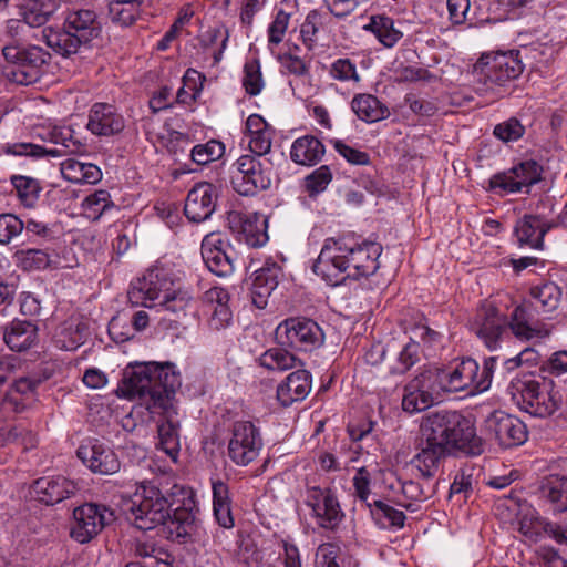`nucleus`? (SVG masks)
Masks as SVG:
<instances>
[{
    "label": "nucleus",
    "mask_w": 567,
    "mask_h": 567,
    "mask_svg": "<svg viewBox=\"0 0 567 567\" xmlns=\"http://www.w3.org/2000/svg\"><path fill=\"white\" fill-rule=\"evenodd\" d=\"M417 462L423 457L431 465L455 450L477 455L483 452L482 440L474 423L457 411H433L423 416L420 425Z\"/></svg>",
    "instance_id": "f257e3e1"
},
{
    "label": "nucleus",
    "mask_w": 567,
    "mask_h": 567,
    "mask_svg": "<svg viewBox=\"0 0 567 567\" xmlns=\"http://www.w3.org/2000/svg\"><path fill=\"white\" fill-rule=\"evenodd\" d=\"M179 386L181 375L174 364L147 362L128 365L116 392L118 396L140 399L148 411L157 399H175Z\"/></svg>",
    "instance_id": "f03ea898"
},
{
    "label": "nucleus",
    "mask_w": 567,
    "mask_h": 567,
    "mask_svg": "<svg viewBox=\"0 0 567 567\" xmlns=\"http://www.w3.org/2000/svg\"><path fill=\"white\" fill-rule=\"evenodd\" d=\"M508 393L520 411L534 417H550L563 404V395L555 382L540 374L524 373L515 377L509 383Z\"/></svg>",
    "instance_id": "7ed1b4c3"
},
{
    "label": "nucleus",
    "mask_w": 567,
    "mask_h": 567,
    "mask_svg": "<svg viewBox=\"0 0 567 567\" xmlns=\"http://www.w3.org/2000/svg\"><path fill=\"white\" fill-rule=\"evenodd\" d=\"M102 32V24L93 10L81 9L70 11L62 28H45L42 38L45 44L56 54L68 58L76 54L81 47L87 45L97 39Z\"/></svg>",
    "instance_id": "20e7f679"
},
{
    "label": "nucleus",
    "mask_w": 567,
    "mask_h": 567,
    "mask_svg": "<svg viewBox=\"0 0 567 567\" xmlns=\"http://www.w3.org/2000/svg\"><path fill=\"white\" fill-rule=\"evenodd\" d=\"M498 357L486 358L483 368L476 360L466 358L449 369H434L432 373L442 393L468 391L471 394L487 391L492 385Z\"/></svg>",
    "instance_id": "39448f33"
},
{
    "label": "nucleus",
    "mask_w": 567,
    "mask_h": 567,
    "mask_svg": "<svg viewBox=\"0 0 567 567\" xmlns=\"http://www.w3.org/2000/svg\"><path fill=\"white\" fill-rule=\"evenodd\" d=\"M173 506L174 502H169L157 486L142 483L127 502L125 513L136 528L151 530L167 523Z\"/></svg>",
    "instance_id": "423d86ee"
},
{
    "label": "nucleus",
    "mask_w": 567,
    "mask_h": 567,
    "mask_svg": "<svg viewBox=\"0 0 567 567\" xmlns=\"http://www.w3.org/2000/svg\"><path fill=\"white\" fill-rule=\"evenodd\" d=\"M47 138L58 145L54 148H45L29 142L6 143L2 151L7 155L42 158L45 156L62 157L69 154L82 152L84 145L74 137L70 126H52L47 131Z\"/></svg>",
    "instance_id": "0eeeda50"
},
{
    "label": "nucleus",
    "mask_w": 567,
    "mask_h": 567,
    "mask_svg": "<svg viewBox=\"0 0 567 567\" xmlns=\"http://www.w3.org/2000/svg\"><path fill=\"white\" fill-rule=\"evenodd\" d=\"M1 51L4 60L12 64L8 76L21 85L35 82L40 69L51 59L50 53L39 45L23 47L20 43H6Z\"/></svg>",
    "instance_id": "6e6552de"
},
{
    "label": "nucleus",
    "mask_w": 567,
    "mask_h": 567,
    "mask_svg": "<svg viewBox=\"0 0 567 567\" xmlns=\"http://www.w3.org/2000/svg\"><path fill=\"white\" fill-rule=\"evenodd\" d=\"M523 70L519 51H507L483 55L474 65V75L477 82L486 85V90H492L516 80Z\"/></svg>",
    "instance_id": "1a4fd4ad"
},
{
    "label": "nucleus",
    "mask_w": 567,
    "mask_h": 567,
    "mask_svg": "<svg viewBox=\"0 0 567 567\" xmlns=\"http://www.w3.org/2000/svg\"><path fill=\"white\" fill-rule=\"evenodd\" d=\"M348 251L349 243L346 237L326 238L312 266L313 272L332 287L344 284L349 279Z\"/></svg>",
    "instance_id": "9d476101"
},
{
    "label": "nucleus",
    "mask_w": 567,
    "mask_h": 567,
    "mask_svg": "<svg viewBox=\"0 0 567 567\" xmlns=\"http://www.w3.org/2000/svg\"><path fill=\"white\" fill-rule=\"evenodd\" d=\"M275 337L280 346L305 352L320 348L324 341L321 327L306 317L282 320L275 330Z\"/></svg>",
    "instance_id": "9b49d317"
},
{
    "label": "nucleus",
    "mask_w": 567,
    "mask_h": 567,
    "mask_svg": "<svg viewBox=\"0 0 567 567\" xmlns=\"http://www.w3.org/2000/svg\"><path fill=\"white\" fill-rule=\"evenodd\" d=\"M252 155H241L233 165L231 185L240 195L252 196L271 184V163Z\"/></svg>",
    "instance_id": "f8f14e48"
},
{
    "label": "nucleus",
    "mask_w": 567,
    "mask_h": 567,
    "mask_svg": "<svg viewBox=\"0 0 567 567\" xmlns=\"http://www.w3.org/2000/svg\"><path fill=\"white\" fill-rule=\"evenodd\" d=\"M173 287L174 280L171 272L165 268L155 267L132 282L127 296L135 306L153 308L161 302V299L169 296Z\"/></svg>",
    "instance_id": "ddd939ff"
},
{
    "label": "nucleus",
    "mask_w": 567,
    "mask_h": 567,
    "mask_svg": "<svg viewBox=\"0 0 567 567\" xmlns=\"http://www.w3.org/2000/svg\"><path fill=\"white\" fill-rule=\"evenodd\" d=\"M113 520V511L107 506L95 503L83 504L73 509L70 536L80 544H86Z\"/></svg>",
    "instance_id": "4468645a"
},
{
    "label": "nucleus",
    "mask_w": 567,
    "mask_h": 567,
    "mask_svg": "<svg viewBox=\"0 0 567 567\" xmlns=\"http://www.w3.org/2000/svg\"><path fill=\"white\" fill-rule=\"evenodd\" d=\"M262 439L259 429L250 421H236L228 442V456L239 466L254 462L261 449Z\"/></svg>",
    "instance_id": "2eb2a0df"
},
{
    "label": "nucleus",
    "mask_w": 567,
    "mask_h": 567,
    "mask_svg": "<svg viewBox=\"0 0 567 567\" xmlns=\"http://www.w3.org/2000/svg\"><path fill=\"white\" fill-rule=\"evenodd\" d=\"M305 504L320 528L334 530L344 517L336 494L328 487H307Z\"/></svg>",
    "instance_id": "dca6fc26"
},
{
    "label": "nucleus",
    "mask_w": 567,
    "mask_h": 567,
    "mask_svg": "<svg viewBox=\"0 0 567 567\" xmlns=\"http://www.w3.org/2000/svg\"><path fill=\"white\" fill-rule=\"evenodd\" d=\"M471 327L484 344L494 350L508 332L507 316L492 302L485 301L477 308Z\"/></svg>",
    "instance_id": "f3484780"
},
{
    "label": "nucleus",
    "mask_w": 567,
    "mask_h": 567,
    "mask_svg": "<svg viewBox=\"0 0 567 567\" xmlns=\"http://www.w3.org/2000/svg\"><path fill=\"white\" fill-rule=\"evenodd\" d=\"M171 497L169 502H174L175 507L169 511V518L165 525L171 534L184 538L193 530L198 507L193 492L183 486L174 485Z\"/></svg>",
    "instance_id": "a211bd4d"
},
{
    "label": "nucleus",
    "mask_w": 567,
    "mask_h": 567,
    "mask_svg": "<svg viewBox=\"0 0 567 567\" xmlns=\"http://www.w3.org/2000/svg\"><path fill=\"white\" fill-rule=\"evenodd\" d=\"M423 457L417 462V454L411 460V467L415 470L414 478L402 480L400 478V486L403 496L408 499L415 502H423L431 498L435 492L437 483L435 475L439 471V464L423 462Z\"/></svg>",
    "instance_id": "6ab92c4d"
},
{
    "label": "nucleus",
    "mask_w": 567,
    "mask_h": 567,
    "mask_svg": "<svg viewBox=\"0 0 567 567\" xmlns=\"http://www.w3.org/2000/svg\"><path fill=\"white\" fill-rule=\"evenodd\" d=\"M432 370L422 372L404 386L402 408L415 413L429 409L442 394Z\"/></svg>",
    "instance_id": "aec40b11"
},
{
    "label": "nucleus",
    "mask_w": 567,
    "mask_h": 567,
    "mask_svg": "<svg viewBox=\"0 0 567 567\" xmlns=\"http://www.w3.org/2000/svg\"><path fill=\"white\" fill-rule=\"evenodd\" d=\"M148 412L164 417V421L158 425V446L172 460L176 461L179 452V423L176 419L175 399H169L167 395L164 399H157V403L153 404V409Z\"/></svg>",
    "instance_id": "412c9836"
},
{
    "label": "nucleus",
    "mask_w": 567,
    "mask_h": 567,
    "mask_svg": "<svg viewBox=\"0 0 567 567\" xmlns=\"http://www.w3.org/2000/svg\"><path fill=\"white\" fill-rule=\"evenodd\" d=\"M487 429L504 449L524 444L528 436L525 423L517 416L495 411L487 419Z\"/></svg>",
    "instance_id": "4be33fe9"
},
{
    "label": "nucleus",
    "mask_w": 567,
    "mask_h": 567,
    "mask_svg": "<svg viewBox=\"0 0 567 567\" xmlns=\"http://www.w3.org/2000/svg\"><path fill=\"white\" fill-rule=\"evenodd\" d=\"M538 307L532 301L516 306L507 318L508 330L519 340L529 341L548 334L545 324L537 317Z\"/></svg>",
    "instance_id": "5701e85b"
},
{
    "label": "nucleus",
    "mask_w": 567,
    "mask_h": 567,
    "mask_svg": "<svg viewBox=\"0 0 567 567\" xmlns=\"http://www.w3.org/2000/svg\"><path fill=\"white\" fill-rule=\"evenodd\" d=\"M234 250L219 234H208L202 241V257L208 270L218 277H227L235 270Z\"/></svg>",
    "instance_id": "b1692460"
},
{
    "label": "nucleus",
    "mask_w": 567,
    "mask_h": 567,
    "mask_svg": "<svg viewBox=\"0 0 567 567\" xmlns=\"http://www.w3.org/2000/svg\"><path fill=\"white\" fill-rule=\"evenodd\" d=\"M218 188L212 183L200 182L188 192L184 213L193 223L207 220L216 209Z\"/></svg>",
    "instance_id": "393cba45"
},
{
    "label": "nucleus",
    "mask_w": 567,
    "mask_h": 567,
    "mask_svg": "<svg viewBox=\"0 0 567 567\" xmlns=\"http://www.w3.org/2000/svg\"><path fill=\"white\" fill-rule=\"evenodd\" d=\"M78 485L62 475L40 477L31 485L30 493L39 503L53 506L78 492Z\"/></svg>",
    "instance_id": "a878e982"
},
{
    "label": "nucleus",
    "mask_w": 567,
    "mask_h": 567,
    "mask_svg": "<svg viewBox=\"0 0 567 567\" xmlns=\"http://www.w3.org/2000/svg\"><path fill=\"white\" fill-rule=\"evenodd\" d=\"M76 455L93 473L101 475L115 474L121 467L114 451L99 440L82 444L78 449Z\"/></svg>",
    "instance_id": "bb28decb"
},
{
    "label": "nucleus",
    "mask_w": 567,
    "mask_h": 567,
    "mask_svg": "<svg viewBox=\"0 0 567 567\" xmlns=\"http://www.w3.org/2000/svg\"><path fill=\"white\" fill-rule=\"evenodd\" d=\"M348 264L349 279L358 280L361 277L373 275L380 267L379 257L382 246L374 241H363L358 245L349 244Z\"/></svg>",
    "instance_id": "cd10ccee"
},
{
    "label": "nucleus",
    "mask_w": 567,
    "mask_h": 567,
    "mask_svg": "<svg viewBox=\"0 0 567 567\" xmlns=\"http://www.w3.org/2000/svg\"><path fill=\"white\" fill-rule=\"evenodd\" d=\"M227 221L231 231L238 234L250 247H261L268 240L267 220L257 214L246 215L233 210L228 213Z\"/></svg>",
    "instance_id": "c85d7f7f"
},
{
    "label": "nucleus",
    "mask_w": 567,
    "mask_h": 567,
    "mask_svg": "<svg viewBox=\"0 0 567 567\" xmlns=\"http://www.w3.org/2000/svg\"><path fill=\"white\" fill-rule=\"evenodd\" d=\"M556 227L555 220L546 219L542 215H524L516 223L515 234L520 246L527 245L533 249L542 250L545 235Z\"/></svg>",
    "instance_id": "c756f323"
},
{
    "label": "nucleus",
    "mask_w": 567,
    "mask_h": 567,
    "mask_svg": "<svg viewBox=\"0 0 567 567\" xmlns=\"http://www.w3.org/2000/svg\"><path fill=\"white\" fill-rule=\"evenodd\" d=\"M311 391V374L298 369L286 377L277 386V400L287 408L295 402L303 401Z\"/></svg>",
    "instance_id": "7c9ffc66"
},
{
    "label": "nucleus",
    "mask_w": 567,
    "mask_h": 567,
    "mask_svg": "<svg viewBox=\"0 0 567 567\" xmlns=\"http://www.w3.org/2000/svg\"><path fill=\"white\" fill-rule=\"evenodd\" d=\"M87 128L94 135L110 136L124 128V118L112 105L96 103L90 111Z\"/></svg>",
    "instance_id": "2f4dec72"
},
{
    "label": "nucleus",
    "mask_w": 567,
    "mask_h": 567,
    "mask_svg": "<svg viewBox=\"0 0 567 567\" xmlns=\"http://www.w3.org/2000/svg\"><path fill=\"white\" fill-rule=\"evenodd\" d=\"M281 275L282 269L276 262H266L260 269L255 271L251 298L258 309L266 308L267 298L277 288Z\"/></svg>",
    "instance_id": "473e14b6"
},
{
    "label": "nucleus",
    "mask_w": 567,
    "mask_h": 567,
    "mask_svg": "<svg viewBox=\"0 0 567 567\" xmlns=\"http://www.w3.org/2000/svg\"><path fill=\"white\" fill-rule=\"evenodd\" d=\"M540 499L547 502L554 512L567 511V477L551 474L543 477L536 489Z\"/></svg>",
    "instance_id": "72a5a7b5"
},
{
    "label": "nucleus",
    "mask_w": 567,
    "mask_h": 567,
    "mask_svg": "<svg viewBox=\"0 0 567 567\" xmlns=\"http://www.w3.org/2000/svg\"><path fill=\"white\" fill-rule=\"evenodd\" d=\"M204 301L206 307L212 312L209 318V326L214 330H221L226 328L233 318L231 310L228 306L229 295L219 287H213L205 292Z\"/></svg>",
    "instance_id": "f704fd0d"
},
{
    "label": "nucleus",
    "mask_w": 567,
    "mask_h": 567,
    "mask_svg": "<svg viewBox=\"0 0 567 567\" xmlns=\"http://www.w3.org/2000/svg\"><path fill=\"white\" fill-rule=\"evenodd\" d=\"M3 340L12 351H25L37 342L38 327L28 320H13L4 328Z\"/></svg>",
    "instance_id": "c9c22d12"
},
{
    "label": "nucleus",
    "mask_w": 567,
    "mask_h": 567,
    "mask_svg": "<svg viewBox=\"0 0 567 567\" xmlns=\"http://www.w3.org/2000/svg\"><path fill=\"white\" fill-rule=\"evenodd\" d=\"M246 131L249 136V150L254 156L262 157L268 154L272 143V128L258 114H251L246 121Z\"/></svg>",
    "instance_id": "e433bc0d"
},
{
    "label": "nucleus",
    "mask_w": 567,
    "mask_h": 567,
    "mask_svg": "<svg viewBox=\"0 0 567 567\" xmlns=\"http://www.w3.org/2000/svg\"><path fill=\"white\" fill-rule=\"evenodd\" d=\"M324 145L312 135L297 138L290 150L291 159L299 165H316L324 155Z\"/></svg>",
    "instance_id": "4c0bfd02"
},
{
    "label": "nucleus",
    "mask_w": 567,
    "mask_h": 567,
    "mask_svg": "<svg viewBox=\"0 0 567 567\" xmlns=\"http://www.w3.org/2000/svg\"><path fill=\"white\" fill-rule=\"evenodd\" d=\"M60 169L63 178L74 184H96L102 178V172L96 165L74 158L62 162Z\"/></svg>",
    "instance_id": "58836bf2"
},
{
    "label": "nucleus",
    "mask_w": 567,
    "mask_h": 567,
    "mask_svg": "<svg viewBox=\"0 0 567 567\" xmlns=\"http://www.w3.org/2000/svg\"><path fill=\"white\" fill-rule=\"evenodd\" d=\"M351 109L355 115L367 123H374L389 116L388 107L372 94H357L351 101Z\"/></svg>",
    "instance_id": "ea45409f"
},
{
    "label": "nucleus",
    "mask_w": 567,
    "mask_h": 567,
    "mask_svg": "<svg viewBox=\"0 0 567 567\" xmlns=\"http://www.w3.org/2000/svg\"><path fill=\"white\" fill-rule=\"evenodd\" d=\"M258 362L262 368L277 372L293 369L301 363V361L284 346L266 350L258 358Z\"/></svg>",
    "instance_id": "a19ab883"
},
{
    "label": "nucleus",
    "mask_w": 567,
    "mask_h": 567,
    "mask_svg": "<svg viewBox=\"0 0 567 567\" xmlns=\"http://www.w3.org/2000/svg\"><path fill=\"white\" fill-rule=\"evenodd\" d=\"M529 295V301L534 302L536 307L539 305L542 312L548 313L558 308L563 297V291L555 282L547 281L532 287Z\"/></svg>",
    "instance_id": "79ce46f5"
},
{
    "label": "nucleus",
    "mask_w": 567,
    "mask_h": 567,
    "mask_svg": "<svg viewBox=\"0 0 567 567\" xmlns=\"http://www.w3.org/2000/svg\"><path fill=\"white\" fill-rule=\"evenodd\" d=\"M364 30L372 32L377 39L386 48L394 47L403 33L394 27V21L386 16H372Z\"/></svg>",
    "instance_id": "37998d69"
},
{
    "label": "nucleus",
    "mask_w": 567,
    "mask_h": 567,
    "mask_svg": "<svg viewBox=\"0 0 567 567\" xmlns=\"http://www.w3.org/2000/svg\"><path fill=\"white\" fill-rule=\"evenodd\" d=\"M371 516L381 528H402L405 522V514L383 501L367 503Z\"/></svg>",
    "instance_id": "c03bdc74"
},
{
    "label": "nucleus",
    "mask_w": 567,
    "mask_h": 567,
    "mask_svg": "<svg viewBox=\"0 0 567 567\" xmlns=\"http://www.w3.org/2000/svg\"><path fill=\"white\" fill-rule=\"evenodd\" d=\"M13 259L17 267L23 271L44 270L54 264L47 250L35 248L17 250Z\"/></svg>",
    "instance_id": "a18cd8bd"
},
{
    "label": "nucleus",
    "mask_w": 567,
    "mask_h": 567,
    "mask_svg": "<svg viewBox=\"0 0 567 567\" xmlns=\"http://www.w3.org/2000/svg\"><path fill=\"white\" fill-rule=\"evenodd\" d=\"M205 80V75L194 69H188L183 76V86L177 91L176 103L193 105L203 91Z\"/></svg>",
    "instance_id": "49530a36"
},
{
    "label": "nucleus",
    "mask_w": 567,
    "mask_h": 567,
    "mask_svg": "<svg viewBox=\"0 0 567 567\" xmlns=\"http://www.w3.org/2000/svg\"><path fill=\"white\" fill-rule=\"evenodd\" d=\"M144 0H116L110 6L113 22L128 27L135 22Z\"/></svg>",
    "instance_id": "de8ad7c7"
},
{
    "label": "nucleus",
    "mask_w": 567,
    "mask_h": 567,
    "mask_svg": "<svg viewBox=\"0 0 567 567\" xmlns=\"http://www.w3.org/2000/svg\"><path fill=\"white\" fill-rule=\"evenodd\" d=\"M11 184L16 188L23 206L30 208L35 205L42 189L38 179L23 175H13L11 177Z\"/></svg>",
    "instance_id": "09e8293b"
},
{
    "label": "nucleus",
    "mask_w": 567,
    "mask_h": 567,
    "mask_svg": "<svg viewBox=\"0 0 567 567\" xmlns=\"http://www.w3.org/2000/svg\"><path fill=\"white\" fill-rule=\"evenodd\" d=\"M543 168L535 161H525L512 167V174L522 192L524 187L529 188L542 179Z\"/></svg>",
    "instance_id": "8fccbe9b"
},
{
    "label": "nucleus",
    "mask_w": 567,
    "mask_h": 567,
    "mask_svg": "<svg viewBox=\"0 0 567 567\" xmlns=\"http://www.w3.org/2000/svg\"><path fill=\"white\" fill-rule=\"evenodd\" d=\"M224 152L225 146L221 142L210 140L205 144L195 145L190 151V157L198 165H207L219 159Z\"/></svg>",
    "instance_id": "3c124183"
},
{
    "label": "nucleus",
    "mask_w": 567,
    "mask_h": 567,
    "mask_svg": "<svg viewBox=\"0 0 567 567\" xmlns=\"http://www.w3.org/2000/svg\"><path fill=\"white\" fill-rule=\"evenodd\" d=\"M329 75L340 82H354L361 81L360 74L358 73L355 63L349 58H339L334 60L329 69Z\"/></svg>",
    "instance_id": "603ef678"
},
{
    "label": "nucleus",
    "mask_w": 567,
    "mask_h": 567,
    "mask_svg": "<svg viewBox=\"0 0 567 567\" xmlns=\"http://www.w3.org/2000/svg\"><path fill=\"white\" fill-rule=\"evenodd\" d=\"M192 297L184 291H176L174 287L169 291V296L161 299V302L156 307H159L164 311L172 312L177 318L186 313V309L190 305Z\"/></svg>",
    "instance_id": "864d4df0"
},
{
    "label": "nucleus",
    "mask_w": 567,
    "mask_h": 567,
    "mask_svg": "<svg viewBox=\"0 0 567 567\" xmlns=\"http://www.w3.org/2000/svg\"><path fill=\"white\" fill-rule=\"evenodd\" d=\"M323 14L318 10H311L300 28L303 43L311 49L318 40L319 30L323 27Z\"/></svg>",
    "instance_id": "5fc2aeb1"
},
{
    "label": "nucleus",
    "mask_w": 567,
    "mask_h": 567,
    "mask_svg": "<svg viewBox=\"0 0 567 567\" xmlns=\"http://www.w3.org/2000/svg\"><path fill=\"white\" fill-rule=\"evenodd\" d=\"M24 229V221L13 214L0 215V244L8 245Z\"/></svg>",
    "instance_id": "6e6d98bb"
},
{
    "label": "nucleus",
    "mask_w": 567,
    "mask_h": 567,
    "mask_svg": "<svg viewBox=\"0 0 567 567\" xmlns=\"http://www.w3.org/2000/svg\"><path fill=\"white\" fill-rule=\"evenodd\" d=\"M488 189L498 195L520 192L514 174H512V168L494 174L488 181Z\"/></svg>",
    "instance_id": "4d7b16f0"
},
{
    "label": "nucleus",
    "mask_w": 567,
    "mask_h": 567,
    "mask_svg": "<svg viewBox=\"0 0 567 567\" xmlns=\"http://www.w3.org/2000/svg\"><path fill=\"white\" fill-rule=\"evenodd\" d=\"M244 72L243 85L246 92L251 96L258 95L264 87L259 62L252 61L246 63Z\"/></svg>",
    "instance_id": "13d9d810"
},
{
    "label": "nucleus",
    "mask_w": 567,
    "mask_h": 567,
    "mask_svg": "<svg viewBox=\"0 0 567 567\" xmlns=\"http://www.w3.org/2000/svg\"><path fill=\"white\" fill-rule=\"evenodd\" d=\"M525 133V127L516 117H511L494 127V135L503 142H515Z\"/></svg>",
    "instance_id": "bf43d9fd"
},
{
    "label": "nucleus",
    "mask_w": 567,
    "mask_h": 567,
    "mask_svg": "<svg viewBox=\"0 0 567 567\" xmlns=\"http://www.w3.org/2000/svg\"><path fill=\"white\" fill-rule=\"evenodd\" d=\"M228 38V30L224 27L209 28L202 35V43L204 44V47L214 45L220 40V48L216 52H214L215 63H218L221 60L223 53L227 47Z\"/></svg>",
    "instance_id": "052dcab7"
},
{
    "label": "nucleus",
    "mask_w": 567,
    "mask_h": 567,
    "mask_svg": "<svg viewBox=\"0 0 567 567\" xmlns=\"http://www.w3.org/2000/svg\"><path fill=\"white\" fill-rule=\"evenodd\" d=\"M332 179V174L327 165H322L315 169L306 178L307 190L313 195L323 192Z\"/></svg>",
    "instance_id": "680f3d73"
},
{
    "label": "nucleus",
    "mask_w": 567,
    "mask_h": 567,
    "mask_svg": "<svg viewBox=\"0 0 567 567\" xmlns=\"http://www.w3.org/2000/svg\"><path fill=\"white\" fill-rule=\"evenodd\" d=\"M290 14L282 9L278 10L275 19L268 28V42L271 45H277L282 42L286 31L289 25Z\"/></svg>",
    "instance_id": "e2e57ef3"
},
{
    "label": "nucleus",
    "mask_w": 567,
    "mask_h": 567,
    "mask_svg": "<svg viewBox=\"0 0 567 567\" xmlns=\"http://www.w3.org/2000/svg\"><path fill=\"white\" fill-rule=\"evenodd\" d=\"M84 206L91 210L94 216H101L114 205L111 200V195L107 190L100 189L89 195L84 200Z\"/></svg>",
    "instance_id": "0e129e2a"
},
{
    "label": "nucleus",
    "mask_w": 567,
    "mask_h": 567,
    "mask_svg": "<svg viewBox=\"0 0 567 567\" xmlns=\"http://www.w3.org/2000/svg\"><path fill=\"white\" fill-rule=\"evenodd\" d=\"M340 548L331 543L321 544L316 553L315 567H341L338 563Z\"/></svg>",
    "instance_id": "69168bd1"
},
{
    "label": "nucleus",
    "mask_w": 567,
    "mask_h": 567,
    "mask_svg": "<svg viewBox=\"0 0 567 567\" xmlns=\"http://www.w3.org/2000/svg\"><path fill=\"white\" fill-rule=\"evenodd\" d=\"M334 150L352 165H369L370 156L368 153L353 148L340 140L333 141Z\"/></svg>",
    "instance_id": "338daca9"
},
{
    "label": "nucleus",
    "mask_w": 567,
    "mask_h": 567,
    "mask_svg": "<svg viewBox=\"0 0 567 567\" xmlns=\"http://www.w3.org/2000/svg\"><path fill=\"white\" fill-rule=\"evenodd\" d=\"M420 360V344L415 341H411L404 346L399 354V367H395V371L404 373L410 370Z\"/></svg>",
    "instance_id": "774afa93"
}]
</instances>
